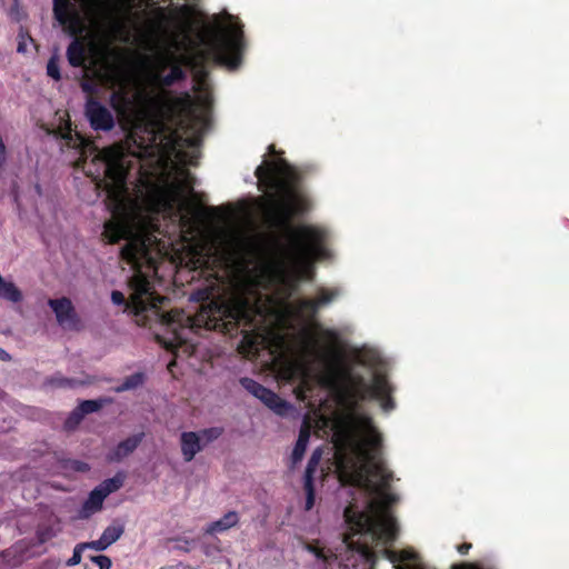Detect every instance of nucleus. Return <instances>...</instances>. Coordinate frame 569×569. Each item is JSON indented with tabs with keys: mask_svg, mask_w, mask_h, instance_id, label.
<instances>
[{
	"mask_svg": "<svg viewBox=\"0 0 569 569\" xmlns=\"http://www.w3.org/2000/svg\"><path fill=\"white\" fill-rule=\"evenodd\" d=\"M380 356L370 349L358 350L353 365L343 362L337 336L326 331L310 339L298 359L289 362V376L301 378L296 388L301 400L312 398L313 385L323 389L315 412L318 430L330 437L332 465L342 485L352 487V501L345 509L347 531L339 547L330 549L307 543L317 559L333 558L346 568L370 569L373 546H386L397 537L389 506L397 500L389 492L391 473L380 458L381 437L371 418L357 405L358 399L377 398L385 411L393 408L390 387L379 368Z\"/></svg>",
	"mask_w": 569,
	"mask_h": 569,
	"instance_id": "1",
	"label": "nucleus"
},
{
	"mask_svg": "<svg viewBox=\"0 0 569 569\" xmlns=\"http://www.w3.org/2000/svg\"><path fill=\"white\" fill-rule=\"evenodd\" d=\"M76 2L78 4L69 0L53 1L54 16L70 34L82 32L86 24L84 17L104 7L102 0H76Z\"/></svg>",
	"mask_w": 569,
	"mask_h": 569,
	"instance_id": "2",
	"label": "nucleus"
},
{
	"mask_svg": "<svg viewBox=\"0 0 569 569\" xmlns=\"http://www.w3.org/2000/svg\"><path fill=\"white\" fill-rule=\"evenodd\" d=\"M122 486V478L114 477L102 481L89 495L79 510V518L88 519L102 509L104 499Z\"/></svg>",
	"mask_w": 569,
	"mask_h": 569,
	"instance_id": "3",
	"label": "nucleus"
},
{
	"mask_svg": "<svg viewBox=\"0 0 569 569\" xmlns=\"http://www.w3.org/2000/svg\"><path fill=\"white\" fill-rule=\"evenodd\" d=\"M240 385L253 397L259 399L264 406L279 416H286L290 410L291 406L282 400L270 389H267L262 385L258 383L251 378H241Z\"/></svg>",
	"mask_w": 569,
	"mask_h": 569,
	"instance_id": "4",
	"label": "nucleus"
},
{
	"mask_svg": "<svg viewBox=\"0 0 569 569\" xmlns=\"http://www.w3.org/2000/svg\"><path fill=\"white\" fill-rule=\"evenodd\" d=\"M86 114L96 130L108 131L114 126V117L111 111L91 98L87 101Z\"/></svg>",
	"mask_w": 569,
	"mask_h": 569,
	"instance_id": "5",
	"label": "nucleus"
},
{
	"mask_svg": "<svg viewBox=\"0 0 569 569\" xmlns=\"http://www.w3.org/2000/svg\"><path fill=\"white\" fill-rule=\"evenodd\" d=\"M49 306L56 315L58 323L64 329H72L77 325L73 306L68 298L51 299Z\"/></svg>",
	"mask_w": 569,
	"mask_h": 569,
	"instance_id": "6",
	"label": "nucleus"
},
{
	"mask_svg": "<svg viewBox=\"0 0 569 569\" xmlns=\"http://www.w3.org/2000/svg\"><path fill=\"white\" fill-rule=\"evenodd\" d=\"M123 531V525L114 521L103 530L101 537L98 540L89 542V548L97 551H102L116 542L122 536Z\"/></svg>",
	"mask_w": 569,
	"mask_h": 569,
	"instance_id": "7",
	"label": "nucleus"
},
{
	"mask_svg": "<svg viewBox=\"0 0 569 569\" xmlns=\"http://www.w3.org/2000/svg\"><path fill=\"white\" fill-rule=\"evenodd\" d=\"M180 445L183 460L187 462L191 461L196 455L202 450L200 435L197 432H182L180 437Z\"/></svg>",
	"mask_w": 569,
	"mask_h": 569,
	"instance_id": "8",
	"label": "nucleus"
},
{
	"mask_svg": "<svg viewBox=\"0 0 569 569\" xmlns=\"http://www.w3.org/2000/svg\"><path fill=\"white\" fill-rule=\"evenodd\" d=\"M239 522V516L236 511H229L220 519L209 523L204 532L208 535H218L227 531L228 529L237 526Z\"/></svg>",
	"mask_w": 569,
	"mask_h": 569,
	"instance_id": "9",
	"label": "nucleus"
},
{
	"mask_svg": "<svg viewBox=\"0 0 569 569\" xmlns=\"http://www.w3.org/2000/svg\"><path fill=\"white\" fill-rule=\"evenodd\" d=\"M310 423L306 421L300 430L299 438L293 448L291 457L293 465L300 462L303 458L310 438Z\"/></svg>",
	"mask_w": 569,
	"mask_h": 569,
	"instance_id": "10",
	"label": "nucleus"
},
{
	"mask_svg": "<svg viewBox=\"0 0 569 569\" xmlns=\"http://www.w3.org/2000/svg\"><path fill=\"white\" fill-rule=\"evenodd\" d=\"M142 435H134L120 442L113 451L112 459L121 460L131 453L140 443Z\"/></svg>",
	"mask_w": 569,
	"mask_h": 569,
	"instance_id": "11",
	"label": "nucleus"
},
{
	"mask_svg": "<svg viewBox=\"0 0 569 569\" xmlns=\"http://www.w3.org/2000/svg\"><path fill=\"white\" fill-rule=\"evenodd\" d=\"M193 90L198 92L197 100L206 109L210 104V92L207 77H193Z\"/></svg>",
	"mask_w": 569,
	"mask_h": 569,
	"instance_id": "12",
	"label": "nucleus"
},
{
	"mask_svg": "<svg viewBox=\"0 0 569 569\" xmlns=\"http://www.w3.org/2000/svg\"><path fill=\"white\" fill-rule=\"evenodd\" d=\"M0 298L10 302H19L22 299L21 291L12 281L0 279Z\"/></svg>",
	"mask_w": 569,
	"mask_h": 569,
	"instance_id": "13",
	"label": "nucleus"
},
{
	"mask_svg": "<svg viewBox=\"0 0 569 569\" xmlns=\"http://www.w3.org/2000/svg\"><path fill=\"white\" fill-rule=\"evenodd\" d=\"M69 62L74 66L79 67L83 64L86 60V50L81 42L78 40H73L67 51Z\"/></svg>",
	"mask_w": 569,
	"mask_h": 569,
	"instance_id": "14",
	"label": "nucleus"
},
{
	"mask_svg": "<svg viewBox=\"0 0 569 569\" xmlns=\"http://www.w3.org/2000/svg\"><path fill=\"white\" fill-rule=\"evenodd\" d=\"M143 383V375L142 373H134L128 378L124 379V381L116 388L117 392H122L127 390L134 389Z\"/></svg>",
	"mask_w": 569,
	"mask_h": 569,
	"instance_id": "15",
	"label": "nucleus"
},
{
	"mask_svg": "<svg viewBox=\"0 0 569 569\" xmlns=\"http://www.w3.org/2000/svg\"><path fill=\"white\" fill-rule=\"evenodd\" d=\"M321 457H322V450L320 448L316 449L312 452V456H311V458H310V460L308 462V467H307V470H306V479L311 480L312 473L316 470L318 463L320 462Z\"/></svg>",
	"mask_w": 569,
	"mask_h": 569,
	"instance_id": "16",
	"label": "nucleus"
},
{
	"mask_svg": "<svg viewBox=\"0 0 569 569\" xmlns=\"http://www.w3.org/2000/svg\"><path fill=\"white\" fill-rule=\"evenodd\" d=\"M89 548V542L79 543L74 547L73 555L67 561V566L72 567L81 562L82 551Z\"/></svg>",
	"mask_w": 569,
	"mask_h": 569,
	"instance_id": "17",
	"label": "nucleus"
},
{
	"mask_svg": "<svg viewBox=\"0 0 569 569\" xmlns=\"http://www.w3.org/2000/svg\"><path fill=\"white\" fill-rule=\"evenodd\" d=\"M101 408V402L96 400H84L82 401L78 409L82 412V415L91 413Z\"/></svg>",
	"mask_w": 569,
	"mask_h": 569,
	"instance_id": "18",
	"label": "nucleus"
},
{
	"mask_svg": "<svg viewBox=\"0 0 569 569\" xmlns=\"http://www.w3.org/2000/svg\"><path fill=\"white\" fill-rule=\"evenodd\" d=\"M197 433L200 435V441L204 440L206 442H210L221 435V430L218 428H210L201 430Z\"/></svg>",
	"mask_w": 569,
	"mask_h": 569,
	"instance_id": "19",
	"label": "nucleus"
},
{
	"mask_svg": "<svg viewBox=\"0 0 569 569\" xmlns=\"http://www.w3.org/2000/svg\"><path fill=\"white\" fill-rule=\"evenodd\" d=\"M274 348H276V351L279 353L278 355L279 358L284 356V353L288 350V345H287L284 336H282L280 333H277L274 336Z\"/></svg>",
	"mask_w": 569,
	"mask_h": 569,
	"instance_id": "20",
	"label": "nucleus"
},
{
	"mask_svg": "<svg viewBox=\"0 0 569 569\" xmlns=\"http://www.w3.org/2000/svg\"><path fill=\"white\" fill-rule=\"evenodd\" d=\"M47 73H48V76H50L54 80H59L60 79V71H59V66H58V59L56 57H52L49 60V62L47 64Z\"/></svg>",
	"mask_w": 569,
	"mask_h": 569,
	"instance_id": "21",
	"label": "nucleus"
},
{
	"mask_svg": "<svg viewBox=\"0 0 569 569\" xmlns=\"http://www.w3.org/2000/svg\"><path fill=\"white\" fill-rule=\"evenodd\" d=\"M83 418L82 412L77 408L66 421V428H74Z\"/></svg>",
	"mask_w": 569,
	"mask_h": 569,
	"instance_id": "22",
	"label": "nucleus"
},
{
	"mask_svg": "<svg viewBox=\"0 0 569 569\" xmlns=\"http://www.w3.org/2000/svg\"><path fill=\"white\" fill-rule=\"evenodd\" d=\"M306 491H307V500H306V509L310 510L315 503V493L311 485V480L306 479Z\"/></svg>",
	"mask_w": 569,
	"mask_h": 569,
	"instance_id": "23",
	"label": "nucleus"
},
{
	"mask_svg": "<svg viewBox=\"0 0 569 569\" xmlns=\"http://www.w3.org/2000/svg\"><path fill=\"white\" fill-rule=\"evenodd\" d=\"M99 569H110L111 568V560L106 556H96L91 559Z\"/></svg>",
	"mask_w": 569,
	"mask_h": 569,
	"instance_id": "24",
	"label": "nucleus"
},
{
	"mask_svg": "<svg viewBox=\"0 0 569 569\" xmlns=\"http://www.w3.org/2000/svg\"><path fill=\"white\" fill-rule=\"evenodd\" d=\"M72 469L77 470V471H87L89 468L86 463L83 462H80V461H73L72 462Z\"/></svg>",
	"mask_w": 569,
	"mask_h": 569,
	"instance_id": "25",
	"label": "nucleus"
},
{
	"mask_svg": "<svg viewBox=\"0 0 569 569\" xmlns=\"http://www.w3.org/2000/svg\"><path fill=\"white\" fill-rule=\"evenodd\" d=\"M120 6L126 7L127 9H131L134 4L136 0H116Z\"/></svg>",
	"mask_w": 569,
	"mask_h": 569,
	"instance_id": "26",
	"label": "nucleus"
},
{
	"mask_svg": "<svg viewBox=\"0 0 569 569\" xmlns=\"http://www.w3.org/2000/svg\"><path fill=\"white\" fill-rule=\"evenodd\" d=\"M470 548L471 543H462L461 546L458 547V551L463 555L467 553Z\"/></svg>",
	"mask_w": 569,
	"mask_h": 569,
	"instance_id": "27",
	"label": "nucleus"
},
{
	"mask_svg": "<svg viewBox=\"0 0 569 569\" xmlns=\"http://www.w3.org/2000/svg\"><path fill=\"white\" fill-rule=\"evenodd\" d=\"M26 50H27L26 41H24V40H22V41H20V42H19V44H18V52H26Z\"/></svg>",
	"mask_w": 569,
	"mask_h": 569,
	"instance_id": "28",
	"label": "nucleus"
},
{
	"mask_svg": "<svg viewBox=\"0 0 569 569\" xmlns=\"http://www.w3.org/2000/svg\"><path fill=\"white\" fill-rule=\"evenodd\" d=\"M0 359L1 360H9L10 359V356L7 351H4L3 349L0 348Z\"/></svg>",
	"mask_w": 569,
	"mask_h": 569,
	"instance_id": "29",
	"label": "nucleus"
},
{
	"mask_svg": "<svg viewBox=\"0 0 569 569\" xmlns=\"http://www.w3.org/2000/svg\"><path fill=\"white\" fill-rule=\"evenodd\" d=\"M268 335L276 336L277 333L268 332ZM268 339H269V340H272V339L274 340V337H269Z\"/></svg>",
	"mask_w": 569,
	"mask_h": 569,
	"instance_id": "30",
	"label": "nucleus"
},
{
	"mask_svg": "<svg viewBox=\"0 0 569 569\" xmlns=\"http://www.w3.org/2000/svg\"><path fill=\"white\" fill-rule=\"evenodd\" d=\"M40 541H41V542H44V541H46V538H44V537H40Z\"/></svg>",
	"mask_w": 569,
	"mask_h": 569,
	"instance_id": "31",
	"label": "nucleus"
},
{
	"mask_svg": "<svg viewBox=\"0 0 569 569\" xmlns=\"http://www.w3.org/2000/svg\"><path fill=\"white\" fill-rule=\"evenodd\" d=\"M267 340H268V338H267V337L262 338V342H263V343H264V342H267Z\"/></svg>",
	"mask_w": 569,
	"mask_h": 569,
	"instance_id": "32",
	"label": "nucleus"
},
{
	"mask_svg": "<svg viewBox=\"0 0 569 569\" xmlns=\"http://www.w3.org/2000/svg\"><path fill=\"white\" fill-rule=\"evenodd\" d=\"M309 406H316V403L310 400Z\"/></svg>",
	"mask_w": 569,
	"mask_h": 569,
	"instance_id": "33",
	"label": "nucleus"
},
{
	"mask_svg": "<svg viewBox=\"0 0 569 569\" xmlns=\"http://www.w3.org/2000/svg\"><path fill=\"white\" fill-rule=\"evenodd\" d=\"M1 278H2V277L0 276V279H1Z\"/></svg>",
	"mask_w": 569,
	"mask_h": 569,
	"instance_id": "34",
	"label": "nucleus"
}]
</instances>
